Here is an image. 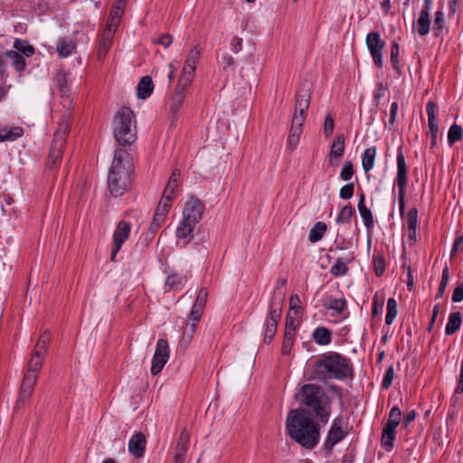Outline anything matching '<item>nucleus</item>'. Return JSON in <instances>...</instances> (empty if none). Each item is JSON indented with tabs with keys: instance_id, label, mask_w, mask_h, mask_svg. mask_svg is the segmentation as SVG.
<instances>
[{
	"instance_id": "f257e3e1",
	"label": "nucleus",
	"mask_w": 463,
	"mask_h": 463,
	"mask_svg": "<svg viewBox=\"0 0 463 463\" xmlns=\"http://www.w3.org/2000/svg\"><path fill=\"white\" fill-rule=\"evenodd\" d=\"M310 379L318 382L328 380L344 381L354 375L353 364L345 355L329 351L318 355L310 364Z\"/></svg>"
},
{
	"instance_id": "f03ea898",
	"label": "nucleus",
	"mask_w": 463,
	"mask_h": 463,
	"mask_svg": "<svg viewBox=\"0 0 463 463\" xmlns=\"http://www.w3.org/2000/svg\"><path fill=\"white\" fill-rule=\"evenodd\" d=\"M288 436L301 447L312 449L319 442L320 426L306 409L289 411L286 420Z\"/></svg>"
},
{
	"instance_id": "7ed1b4c3",
	"label": "nucleus",
	"mask_w": 463,
	"mask_h": 463,
	"mask_svg": "<svg viewBox=\"0 0 463 463\" xmlns=\"http://www.w3.org/2000/svg\"><path fill=\"white\" fill-rule=\"evenodd\" d=\"M134 164L126 148H117L108 176L109 192L115 197L121 196L131 185Z\"/></svg>"
},
{
	"instance_id": "20e7f679",
	"label": "nucleus",
	"mask_w": 463,
	"mask_h": 463,
	"mask_svg": "<svg viewBox=\"0 0 463 463\" xmlns=\"http://www.w3.org/2000/svg\"><path fill=\"white\" fill-rule=\"evenodd\" d=\"M300 404L306 406L321 423H327L331 414V398L324 388L316 383L302 385L295 395Z\"/></svg>"
},
{
	"instance_id": "39448f33",
	"label": "nucleus",
	"mask_w": 463,
	"mask_h": 463,
	"mask_svg": "<svg viewBox=\"0 0 463 463\" xmlns=\"http://www.w3.org/2000/svg\"><path fill=\"white\" fill-rule=\"evenodd\" d=\"M114 137L120 148L129 152L131 145L137 140L135 115L129 108L123 107L115 115Z\"/></svg>"
},
{
	"instance_id": "423d86ee",
	"label": "nucleus",
	"mask_w": 463,
	"mask_h": 463,
	"mask_svg": "<svg viewBox=\"0 0 463 463\" xmlns=\"http://www.w3.org/2000/svg\"><path fill=\"white\" fill-rule=\"evenodd\" d=\"M284 304V294L279 293L272 297L265 320L264 342L269 344L276 335L278 323L281 317Z\"/></svg>"
},
{
	"instance_id": "0eeeda50",
	"label": "nucleus",
	"mask_w": 463,
	"mask_h": 463,
	"mask_svg": "<svg viewBox=\"0 0 463 463\" xmlns=\"http://www.w3.org/2000/svg\"><path fill=\"white\" fill-rule=\"evenodd\" d=\"M311 93L309 89H298L296 95L295 112L292 118L290 129L302 132L307 110L309 107Z\"/></svg>"
},
{
	"instance_id": "6e6552de",
	"label": "nucleus",
	"mask_w": 463,
	"mask_h": 463,
	"mask_svg": "<svg viewBox=\"0 0 463 463\" xmlns=\"http://www.w3.org/2000/svg\"><path fill=\"white\" fill-rule=\"evenodd\" d=\"M407 165L405 156L402 152V147L399 146L397 149V175L395 177V184L398 187L399 194V212L403 215L405 211V190L407 185Z\"/></svg>"
},
{
	"instance_id": "1a4fd4ad",
	"label": "nucleus",
	"mask_w": 463,
	"mask_h": 463,
	"mask_svg": "<svg viewBox=\"0 0 463 463\" xmlns=\"http://www.w3.org/2000/svg\"><path fill=\"white\" fill-rule=\"evenodd\" d=\"M365 43L372 56L373 64L378 69L383 68V55L385 42L381 38L380 33L378 32L368 33L365 38Z\"/></svg>"
},
{
	"instance_id": "9d476101",
	"label": "nucleus",
	"mask_w": 463,
	"mask_h": 463,
	"mask_svg": "<svg viewBox=\"0 0 463 463\" xmlns=\"http://www.w3.org/2000/svg\"><path fill=\"white\" fill-rule=\"evenodd\" d=\"M169 354L170 349L167 341L163 338L158 339L150 369L153 375H156L162 371L169 359Z\"/></svg>"
},
{
	"instance_id": "9b49d317",
	"label": "nucleus",
	"mask_w": 463,
	"mask_h": 463,
	"mask_svg": "<svg viewBox=\"0 0 463 463\" xmlns=\"http://www.w3.org/2000/svg\"><path fill=\"white\" fill-rule=\"evenodd\" d=\"M201 53L199 45H195L189 52L179 78L184 84H191L193 82L196 64L200 60Z\"/></svg>"
},
{
	"instance_id": "f8f14e48",
	"label": "nucleus",
	"mask_w": 463,
	"mask_h": 463,
	"mask_svg": "<svg viewBox=\"0 0 463 463\" xmlns=\"http://www.w3.org/2000/svg\"><path fill=\"white\" fill-rule=\"evenodd\" d=\"M204 208L205 206L200 199L190 196L183 211V219L186 222L197 224L203 218Z\"/></svg>"
},
{
	"instance_id": "ddd939ff",
	"label": "nucleus",
	"mask_w": 463,
	"mask_h": 463,
	"mask_svg": "<svg viewBox=\"0 0 463 463\" xmlns=\"http://www.w3.org/2000/svg\"><path fill=\"white\" fill-rule=\"evenodd\" d=\"M131 232V224L126 221L118 222L113 233V242L111 250V261H116V257L120 250L123 243L128 240Z\"/></svg>"
},
{
	"instance_id": "4468645a",
	"label": "nucleus",
	"mask_w": 463,
	"mask_h": 463,
	"mask_svg": "<svg viewBox=\"0 0 463 463\" xmlns=\"http://www.w3.org/2000/svg\"><path fill=\"white\" fill-rule=\"evenodd\" d=\"M191 84H184L182 80H178L175 92L170 99L169 103V117L172 123L177 119L178 111L182 108L186 97L187 89Z\"/></svg>"
},
{
	"instance_id": "2eb2a0df",
	"label": "nucleus",
	"mask_w": 463,
	"mask_h": 463,
	"mask_svg": "<svg viewBox=\"0 0 463 463\" xmlns=\"http://www.w3.org/2000/svg\"><path fill=\"white\" fill-rule=\"evenodd\" d=\"M343 419L340 417H336L334 419L333 423L327 432V436L324 442V448L328 452L331 453L333 448L345 439L346 432L342 428Z\"/></svg>"
},
{
	"instance_id": "dca6fc26",
	"label": "nucleus",
	"mask_w": 463,
	"mask_h": 463,
	"mask_svg": "<svg viewBox=\"0 0 463 463\" xmlns=\"http://www.w3.org/2000/svg\"><path fill=\"white\" fill-rule=\"evenodd\" d=\"M37 381H35L33 377H24L22 385L19 391L18 398L15 402L14 409L20 410L24 407V405L29 402L33 392L34 386Z\"/></svg>"
},
{
	"instance_id": "f3484780",
	"label": "nucleus",
	"mask_w": 463,
	"mask_h": 463,
	"mask_svg": "<svg viewBox=\"0 0 463 463\" xmlns=\"http://www.w3.org/2000/svg\"><path fill=\"white\" fill-rule=\"evenodd\" d=\"M114 35L110 31H102L97 41V59L100 61H104L112 45Z\"/></svg>"
},
{
	"instance_id": "a211bd4d",
	"label": "nucleus",
	"mask_w": 463,
	"mask_h": 463,
	"mask_svg": "<svg viewBox=\"0 0 463 463\" xmlns=\"http://www.w3.org/2000/svg\"><path fill=\"white\" fill-rule=\"evenodd\" d=\"M146 445V436L142 432H137L129 439L128 450L136 458H141L145 454Z\"/></svg>"
},
{
	"instance_id": "6ab92c4d",
	"label": "nucleus",
	"mask_w": 463,
	"mask_h": 463,
	"mask_svg": "<svg viewBox=\"0 0 463 463\" xmlns=\"http://www.w3.org/2000/svg\"><path fill=\"white\" fill-rule=\"evenodd\" d=\"M44 354L32 353L30 360L27 364L26 370L24 377H33L35 381L38 379V374L43 367Z\"/></svg>"
},
{
	"instance_id": "aec40b11",
	"label": "nucleus",
	"mask_w": 463,
	"mask_h": 463,
	"mask_svg": "<svg viewBox=\"0 0 463 463\" xmlns=\"http://www.w3.org/2000/svg\"><path fill=\"white\" fill-rule=\"evenodd\" d=\"M357 208L367 232H371L374 227V220L372 211L365 206V195L364 193H361L359 195Z\"/></svg>"
},
{
	"instance_id": "412c9836",
	"label": "nucleus",
	"mask_w": 463,
	"mask_h": 463,
	"mask_svg": "<svg viewBox=\"0 0 463 463\" xmlns=\"http://www.w3.org/2000/svg\"><path fill=\"white\" fill-rule=\"evenodd\" d=\"M345 153V136L343 134L337 135L331 146L329 153V162L331 165L337 163Z\"/></svg>"
},
{
	"instance_id": "4be33fe9",
	"label": "nucleus",
	"mask_w": 463,
	"mask_h": 463,
	"mask_svg": "<svg viewBox=\"0 0 463 463\" xmlns=\"http://www.w3.org/2000/svg\"><path fill=\"white\" fill-rule=\"evenodd\" d=\"M76 41L69 37H60L56 43V52L59 56L66 58L76 50Z\"/></svg>"
},
{
	"instance_id": "5701e85b",
	"label": "nucleus",
	"mask_w": 463,
	"mask_h": 463,
	"mask_svg": "<svg viewBox=\"0 0 463 463\" xmlns=\"http://www.w3.org/2000/svg\"><path fill=\"white\" fill-rule=\"evenodd\" d=\"M65 141L52 140L48 155V166L53 167L56 163L61 160L65 147Z\"/></svg>"
},
{
	"instance_id": "b1692460",
	"label": "nucleus",
	"mask_w": 463,
	"mask_h": 463,
	"mask_svg": "<svg viewBox=\"0 0 463 463\" xmlns=\"http://www.w3.org/2000/svg\"><path fill=\"white\" fill-rule=\"evenodd\" d=\"M24 135V128L19 126L2 127L0 128V143L13 142Z\"/></svg>"
},
{
	"instance_id": "393cba45",
	"label": "nucleus",
	"mask_w": 463,
	"mask_h": 463,
	"mask_svg": "<svg viewBox=\"0 0 463 463\" xmlns=\"http://www.w3.org/2000/svg\"><path fill=\"white\" fill-rule=\"evenodd\" d=\"M180 171L178 169H175L168 180V183L163 192V195L167 201H172L175 198V192L177 190L179 186V178Z\"/></svg>"
},
{
	"instance_id": "a878e982",
	"label": "nucleus",
	"mask_w": 463,
	"mask_h": 463,
	"mask_svg": "<svg viewBox=\"0 0 463 463\" xmlns=\"http://www.w3.org/2000/svg\"><path fill=\"white\" fill-rule=\"evenodd\" d=\"M154 90V83L150 76H144L137 87V97L141 99H147Z\"/></svg>"
},
{
	"instance_id": "bb28decb",
	"label": "nucleus",
	"mask_w": 463,
	"mask_h": 463,
	"mask_svg": "<svg viewBox=\"0 0 463 463\" xmlns=\"http://www.w3.org/2000/svg\"><path fill=\"white\" fill-rule=\"evenodd\" d=\"M313 339L319 345H327L332 341L331 331L325 326H318L313 332Z\"/></svg>"
},
{
	"instance_id": "cd10ccee",
	"label": "nucleus",
	"mask_w": 463,
	"mask_h": 463,
	"mask_svg": "<svg viewBox=\"0 0 463 463\" xmlns=\"http://www.w3.org/2000/svg\"><path fill=\"white\" fill-rule=\"evenodd\" d=\"M426 112L428 115V127L430 128V134H438L439 133V125L436 118V104L430 100L426 105Z\"/></svg>"
},
{
	"instance_id": "c85d7f7f",
	"label": "nucleus",
	"mask_w": 463,
	"mask_h": 463,
	"mask_svg": "<svg viewBox=\"0 0 463 463\" xmlns=\"http://www.w3.org/2000/svg\"><path fill=\"white\" fill-rule=\"evenodd\" d=\"M414 28H416L417 33L420 36L427 35L430 28V14H428L426 11H420V16L414 24Z\"/></svg>"
},
{
	"instance_id": "c756f323",
	"label": "nucleus",
	"mask_w": 463,
	"mask_h": 463,
	"mask_svg": "<svg viewBox=\"0 0 463 463\" xmlns=\"http://www.w3.org/2000/svg\"><path fill=\"white\" fill-rule=\"evenodd\" d=\"M377 150L375 146H371L364 150L362 156V166L365 173L371 171L374 166Z\"/></svg>"
},
{
	"instance_id": "7c9ffc66",
	"label": "nucleus",
	"mask_w": 463,
	"mask_h": 463,
	"mask_svg": "<svg viewBox=\"0 0 463 463\" xmlns=\"http://www.w3.org/2000/svg\"><path fill=\"white\" fill-rule=\"evenodd\" d=\"M195 226L196 224H192V222H186L185 220L183 219L180 225L176 229V237L180 240H186L184 241V244L186 245L190 241V238Z\"/></svg>"
},
{
	"instance_id": "2f4dec72",
	"label": "nucleus",
	"mask_w": 463,
	"mask_h": 463,
	"mask_svg": "<svg viewBox=\"0 0 463 463\" xmlns=\"http://www.w3.org/2000/svg\"><path fill=\"white\" fill-rule=\"evenodd\" d=\"M462 319L460 312H452L449 317V321L446 326L445 332L448 335L455 334L461 326Z\"/></svg>"
},
{
	"instance_id": "473e14b6",
	"label": "nucleus",
	"mask_w": 463,
	"mask_h": 463,
	"mask_svg": "<svg viewBox=\"0 0 463 463\" xmlns=\"http://www.w3.org/2000/svg\"><path fill=\"white\" fill-rule=\"evenodd\" d=\"M184 281H186L185 276L173 272L167 276L165 286L168 290H176L182 288Z\"/></svg>"
},
{
	"instance_id": "72a5a7b5",
	"label": "nucleus",
	"mask_w": 463,
	"mask_h": 463,
	"mask_svg": "<svg viewBox=\"0 0 463 463\" xmlns=\"http://www.w3.org/2000/svg\"><path fill=\"white\" fill-rule=\"evenodd\" d=\"M400 46L397 42H393L391 45L390 61L392 69L396 71L398 76L402 73V64L399 60Z\"/></svg>"
},
{
	"instance_id": "f704fd0d",
	"label": "nucleus",
	"mask_w": 463,
	"mask_h": 463,
	"mask_svg": "<svg viewBox=\"0 0 463 463\" xmlns=\"http://www.w3.org/2000/svg\"><path fill=\"white\" fill-rule=\"evenodd\" d=\"M5 56L12 61V64L15 67L17 71H22L25 69V58L19 53V52H15L14 50L6 51Z\"/></svg>"
},
{
	"instance_id": "c9c22d12",
	"label": "nucleus",
	"mask_w": 463,
	"mask_h": 463,
	"mask_svg": "<svg viewBox=\"0 0 463 463\" xmlns=\"http://www.w3.org/2000/svg\"><path fill=\"white\" fill-rule=\"evenodd\" d=\"M70 116H63L61 122H59L57 129L54 133L53 140H62L66 142V135L69 133L70 127Z\"/></svg>"
},
{
	"instance_id": "e433bc0d",
	"label": "nucleus",
	"mask_w": 463,
	"mask_h": 463,
	"mask_svg": "<svg viewBox=\"0 0 463 463\" xmlns=\"http://www.w3.org/2000/svg\"><path fill=\"white\" fill-rule=\"evenodd\" d=\"M353 260V253H351L350 256L345 260V262L342 261L341 259H337L335 263L331 267L330 273L335 277L345 276L348 271L346 263L351 262Z\"/></svg>"
},
{
	"instance_id": "4c0bfd02",
	"label": "nucleus",
	"mask_w": 463,
	"mask_h": 463,
	"mask_svg": "<svg viewBox=\"0 0 463 463\" xmlns=\"http://www.w3.org/2000/svg\"><path fill=\"white\" fill-rule=\"evenodd\" d=\"M324 307L326 309H332L337 313H342L346 308V300L344 298H334L332 297H327L325 299Z\"/></svg>"
},
{
	"instance_id": "58836bf2",
	"label": "nucleus",
	"mask_w": 463,
	"mask_h": 463,
	"mask_svg": "<svg viewBox=\"0 0 463 463\" xmlns=\"http://www.w3.org/2000/svg\"><path fill=\"white\" fill-rule=\"evenodd\" d=\"M327 226L325 222H317L309 232V241L312 243L319 241L323 238Z\"/></svg>"
},
{
	"instance_id": "ea45409f",
	"label": "nucleus",
	"mask_w": 463,
	"mask_h": 463,
	"mask_svg": "<svg viewBox=\"0 0 463 463\" xmlns=\"http://www.w3.org/2000/svg\"><path fill=\"white\" fill-rule=\"evenodd\" d=\"M197 324L187 321L184 326V332L180 340L181 345L187 346L194 337Z\"/></svg>"
},
{
	"instance_id": "a19ab883",
	"label": "nucleus",
	"mask_w": 463,
	"mask_h": 463,
	"mask_svg": "<svg viewBox=\"0 0 463 463\" xmlns=\"http://www.w3.org/2000/svg\"><path fill=\"white\" fill-rule=\"evenodd\" d=\"M15 52H19L24 57H31L34 53V48L27 41L16 39L14 43Z\"/></svg>"
},
{
	"instance_id": "79ce46f5",
	"label": "nucleus",
	"mask_w": 463,
	"mask_h": 463,
	"mask_svg": "<svg viewBox=\"0 0 463 463\" xmlns=\"http://www.w3.org/2000/svg\"><path fill=\"white\" fill-rule=\"evenodd\" d=\"M355 214L354 209L351 205L344 206L336 217L337 224L350 223L352 217Z\"/></svg>"
},
{
	"instance_id": "37998d69",
	"label": "nucleus",
	"mask_w": 463,
	"mask_h": 463,
	"mask_svg": "<svg viewBox=\"0 0 463 463\" xmlns=\"http://www.w3.org/2000/svg\"><path fill=\"white\" fill-rule=\"evenodd\" d=\"M51 341V334L48 331L43 332L34 346L33 352L36 354H45L49 343Z\"/></svg>"
},
{
	"instance_id": "c03bdc74",
	"label": "nucleus",
	"mask_w": 463,
	"mask_h": 463,
	"mask_svg": "<svg viewBox=\"0 0 463 463\" xmlns=\"http://www.w3.org/2000/svg\"><path fill=\"white\" fill-rule=\"evenodd\" d=\"M445 27V19H444V14L441 10H439L435 12V17L433 22V34L436 37H439L441 35L442 31Z\"/></svg>"
},
{
	"instance_id": "a18cd8bd",
	"label": "nucleus",
	"mask_w": 463,
	"mask_h": 463,
	"mask_svg": "<svg viewBox=\"0 0 463 463\" xmlns=\"http://www.w3.org/2000/svg\"><path fill=\"white\" fill-rule=\"evenodd\" d=\"M463 136V130L461 126L453 124L450 126L448 132V143L449 146H453L456 142L461 140Z\"/></svg>"
},
{
	"instance_id": "49530a36",
	"label": "nucleus",
	"mask_w": 463,
	"mask_h": 463,
	"mask_svg": "<svg viewBox=\"0 0 463 463\" xmlns=\"http://www.w3.org/2000/svg\"><path fill=\"white\" fill-rule=\"evenodd\" d=\"M373 264L375 275L380 277L383 274L385 269V259L380 252H374L373 256Z\"/></svg>"
},
{
	"instance_id": "de8ad7c7",
	"label": "nucleus",
	"mask_w": 463,
	"mask_h": 463,
	"mask_svg": "<svg viewBox=\"0 0 463 463\" xmlns=\"http://www.w3.org/2000/svg\"><path fill=\"white\" fill-rule=\"evenodd\" d=\"M397 316V302L394 298H391L387 300V312L385 316V324L390 326L392 324Z\"/></svg>"
},
{
	"instance_id": "09e8293b",
	"label": "nucleus",
	"mask_w": 463,
	"mask_h": 463,
	"mask_svg": "<svg viewBox=\"0 0 463 463\" xmlns=\"http://www.w3.org/2000/svg\"><path fill=\"white\" fill-rule=\"evenodd\" d=\"M190 445V435L186 429L181 430L177 445L176 450L186 452L188 450Z\"/></svg>"
},
{
	"instance_id": "8fccbe9b",
	"label": "nucleus",
	"mask_w": 463,
	"mask_h": 463,
	"mask_svg": "<svg viewBox=\"0 0 463 463\" xmlns=\"http://www.w3.org/2000/svg\"><path fill=\"white\" fill-rule=\"evenodd\" d=\"M354 174V165L351 161L346 160L343 164V167L340 171L339 177L343 181H349L352 179Z\"/></svg>"
},
{
	"instance_id": "3c124183",
	"label": "nucleus",
	"mask_w": 463,
	"mask_h": 463,
	"mask_svg": "<svg viewBox=\"0 0 463 463\" xmlns=\"http://www.w3.org/2000/svg\"><path fill=\"white\" fill-rule=\"evenodd\" d=\"M395 433L382 432V445L385 448L386 451L390 452L393 449V441L395 439Z\"/></svg>"
},
{
	"instance_id": "603ef678",
	"label": "nucleus",
	"mask_w": 463,
	"mask_h": 463,
	"mask_svg": "<svg viewBox=\"0 0 463 463\" xmlns=\"http://www.w3.org/2000/svg\"><path fill=\"white\" fill-rule=\"evenodd\" d=\"M301 134H302L301 131L294 132V130H292V129L289 130V134H288V137L287 139V146L291 151H293L298 145Z\"/></svg>"
},
{
	"instance_id": "864d4df0",
	"label": "nucleus",
	"mask_w": 463,
	"mask_h": 463,
	"mask_svg": "<svg viewBox=\"0 0 463 463\" xmlns=\"http://www.w3.org/2000/svg\"><path fill=\"white\" fill-rule=\"evenodd\" d=\"M401 416L402 412L399 407L393 406L389 412L388 420L386 422L397 427L401 422Z\"/></svg>"
},
{
	"instance_id": "5fc2aeb1",
	"label": "nucleus",
	"mask_w": 463,
	"mask_h": 463,
	"mask_svg": "<svg viewBox=\"0 0 463 463\" xmlns=\"http://www.w3.org/2000/svg\"><path fill=\"white\" fill-rule=\"evenodd\" d=\"M406 224L408 229L417 228L418 226V210L411 208L406 216Z\"/></svg>"
},
{
	"instance_id": "6e6d98bb",
	"label": "nucleus",
	"mask_w": 463,
	"mask_h": 463,
	"mask_svg": "<svg viewBox=\"0 0 463 463\" xmlns=\"http://www.w3.org/2000/svg\"><path fill=\"white\" fill-rule=\"evenodd\" d=\"M170 207H171V201H167V199L165 198V196L163 195L155 213L162 214V217L166 218V215L169 212Z\"/></svg>"
},
{
	"instance_id": "4d7b16f0",
	"label": "nucleus",
	"mask_w": 463,
	"mask_h": 463,
	"mask_svg": "<svg viewBox=\"0 0 463 463\" xmlns=\"http://www.w3.org/2000/svg\"><path fill=\"white\" fill-rule=\"evenodd\" d=\"M165 221V218L162 217V214H154L153 221L149 226V233L151 236H154L163 222Z\"/></svg>"
},
{
	"instance_id": "13d9d810",
	"label": "nucleus",
	"mask_w": 463,
	"mask_h": 463,
	"mask_svg": "<svg viewBox=\"0 0 463 463\" xmlns=\"http://www.w3.org/2000/svg\"><path fill=\"white\" fill-rule=\"evenodd\" d=\"M394 378V368L392 365L389 366L385 371L383 380L382 382L383 389H389Z\"/></svg>"
},
{
	"instance_id": "bf43d9fd",
	"label": "nucleus",
	"mask_w": 463,
	"mask_h": 463,
	"mask_svg": "<svg viewBox=\"0 0 463 463\" xmlns=\"http://www.w3.org/2000/svg\"><path fill=\"white\" fill-rule=\"evenodd\" d=\"M208 298V290L206 288H202L197 295L194 306L204 308Z\"/></svg>"
},
{
	"instance_id": "052dcab7",
	"label": "nucleus",
	"mask_w": 463,
	"mask_h": 463,
	"mask_svg": "<svg viewBox=\"0 0 463 463\" xmlns=\"http://www.w3.org/2000/svg\"><path fill=\"white\" fill-rule=\"evenodd\" d=\"M387 90V85H384L383 82H378L375 86V90L373 91V100L376 104L384 97L385 91Z\"/></svg>"
},
{
	"instance_id": "680f3d73",
	"label": "nucleus",
	"mask_w": 463,
	"mask_h": 463,
	"mask_svg": "<svg viewBox=\"0 0 463 463\" xmlns=\"http://www.w3.org/2000/svg\"><path fill=\"white\" fill-rule=\"evenodd\" d=\"M354 191V184L353 183L344 185L339 192V196L342 199L347 200L353 197Z\"/></svg>"
},
{
	"instance_id": "e2e57ef3",
	"label": "nucleus",
	"mask_w": 463,
	"mask_h": 463,
	"mask_svg": "<svg viewBox=\"0 0 463 463\" xmlns=\"http://www.w3.org/2000/svg\"><path fill=\"white\" fill-rule=\"evenodd\" d=\"M335 128L334 118L330 114H327L324 122V133L326 137L332 135Z\"/></svg>"
},
{
	"instance_id": "0e129e2a",
	"label": "nucleus",
	"mask_w": 463,
	"mask_h": 463,
	"mask_svg": "<svg viewBox=\"0 0 463 463\" xmlns=\"http://www.w3.org/2000/svg\"><path fill=\"white\" fill-rule=\"evenodd\" d=\"M458 251L463 252V234L455 240L450 252V259H454Z\"/></svg>"
},
{
	"instance_id": "69168bd1",
	"label": "nucleus",
	"mask_w": 463,
	"mask_h": 463,
	"mask_svg": "<svg viewBox=\"0 0 463 463\" xmlns=\"http://www.w3.org/2000/svg\"><path fill=\"white\" fill-rule=\"evenodd\" d=\"M384 300L383 298H380L377 294L374 295L373 298V308H372V316L376 317L379 315V308L383 307Z\"/></svg>"
},
{
	"instance_id": "338daca9",
	"label": "nucleus",
	"mask_w": 463,
	"mask_h": 463,
	"mask_svg": "<svg viewBox=\"0 0 463 463\" xmlns=\"http://www.w3.org/2000/svg\"><path fill=\"white\" fill-rule=\"evenodd\" d=\"M203 308L193 306L192 311L189 316V322L198 324L203 315Z\"/></svg>"
},
{
	"instance_id": "774afa93",
	"label": "nucleus",
	"mask_w": 463,
	"mask_h": 463,
	"mask_svg": "<svg viewBox=\"0 0 463 463\" xmlns=\"http://www.w3.org/2000/svg\"><path fill=\"white\" fill-rule=\"evenodd\" d=\"M453 302H460L463 300V282H458L454 288L452 298Z\"/></svg>"
}]
</instances>
